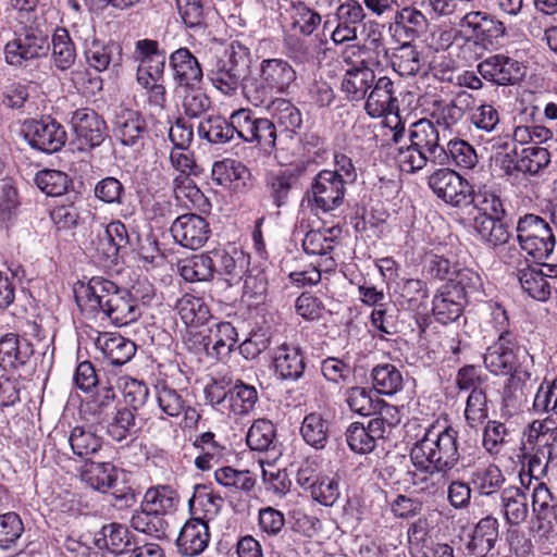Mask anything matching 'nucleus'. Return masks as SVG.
<instances>
[{
    "label": "nucleus",
    "instance_id": "nucleus-1",
    "mask_svg": "<svg viewBox=\"0 0 557 557\" xmlns=\"http://www.w3.org/2000/svg\"><path fill=\"white\" fill-rule=\"evenodd\" d=\"M484 364L493 374H510L504 387L503 401L506 408L518 409L527 400L528 384L537 381L533 357L524 347L517 346L508 332H502L498 339L487 347Z\"/></svg>",
    "mask_w": 557,
    "mask_h": 557
},
{
    "label": "nucleus",
    "instance_id": "nucleus-2",
    "mask_svg": "<svg viewBox=\"0 0 557 557\" xmlns=\"http://www.w3.org/2000/svg\"><path fill=\"white\" fill-rule=\"evenodd\" d=\"M76 304L88 318L103 313L112 323L122 326L140 317L137 300L128 290L101 276H94L87 283L74 288Z\"/></svg>",
    "mask_w": 557,
    "mask_h": 557
},
{
    "label": "nucleus",
    "instance_id": "nucleus-3",
    "mask_svg": "<svg viewBox=\"0 0 557 557\" xmlns=\"http://www.w3.org/2000/svg\"><path fill=\"white\" fill-rule=\"evenodd\" d=\"M408 138L410 144L399 146L395 156L403 172L414 173L429 162L438 165L448 163V153L440 144V133L432 121L421 119L412 123Z\"/></svg>",
    "mask_w": 557,
    "mask_h": 557
},
{
    "label": "nucleus",
    "instance_id": "nucleus-4",
    "mask_svg": "<svg viewBox=\"0 0 557 557\" xmlns=\"http://www.w3.org/2000/svg\"><path fill=\"white\" fill-rule=\"evenodd\" d=\"M458 434L451 425L430 424L411 447V461L451 472L460 460Z\"/></svg>",
    "mask_w": 557,
    "mask_h": 557
},
{
    "label": "nucleus",
    "instance_id": "nucleus-5",
    "mask_svg": "<svg viewBox=\"0 0 557 557\" xmlns=\"http://www.w3.org/2000/svg\"><path fill=\"white\" fill-rule=\"evenodd\" d=\"M297 78L295 69L283 59H265L260 63L259 77L247 81L244 92L255 107H263L272 100L273 92H288Z\"/></svg>",
    "mask_w": 557,
    "mask_h": 557
},
{
    "label": "nucleus",
    "instance_id": "nucleus-6",
    "mask_svg": "<svg viewBox=\"0 0 557 557\" xmlns=\"http://www.w3.org/2000/svg\"><path fill=\"white\" fill-rule=\"evenodd\" d=\"M516 231L520 248L534 261L540 262L550 257L556 246V237L549 223L543 218L532 213L524 214L519 218Z\"/></svg>",
    "mask_w": 557,
    "mask_h": 557
},
{
    "label": "nucleus",
    "instance_id": "nucleus-7",
    "mask_svg": "<svg viewBox=\"0 0 557 557\" xmlns=\"http://www.w3.org/2000/svg\"><path fill=\"white\" fill-rule=\"evenodd\" d=\"M49 51L48 34L33 27L27 28L4 46L5 61L15 67H26L29 62L47 57Z\"/></svg>",
    "mask_w": 557,
    "mask_h": 557
},
{
    "label": "nucleus",
    "instance_id": "nucleus-8",
    "mask_svg": "<svg viewBox=\"0 0 557 557\" xmlns=\"http://www.w3.org/2000/svg\"><path fill=\"white\" fill-rule=\"evenodd\" d=\"M346 185L331 170H321L312 180L308 201L313 210L327 213L343 206Z\"/></svg>",
    "mask_w": 557,
    "mask_h": 557
},
{
    "label": "nucleus",
    "instance_id": "nucleus-9",
    "mask_svg": "<svg viewBox=\"0 0 557 557\" xmlns=\"http://www.w3.org/2000/svg\"><path fill=\"white\" fill-rule=\"evenodd\" d=\"M428 185L435 196L451 207L461 208L470 205L472 186L456 171L442 168L428 178Z\"/></svg>",
    "mask_w": 557,
    "mask_h": 557
},
{
    "label": "nucleus",
    "instance_id": "nucleus-10",
    "mask_svg": "<svg viewBox=\"0 0 557 557\" xmlns=\"http://www.w3.org/2000/svg\"><path fill=\"white\" fill-rule=\"evenodd\" d=\"M22 134L32 148L46 153L59 151L66 141L64 127L49 116L26 120L22 126Z\"/></svg>",
    "mask_w": 557,
    "mask_h": 557
},
{
    "label": "nucleus",
    "instance_id": "nucleus-11",
    "mask_svg": "<svg viewBox=\"0 0 557 557\" xmlns=\"http://www.w3.org/2000/svg\"><path fill=\"white\" fill-rule=\"evenodd\" d=\"M70 124L75 136L74 144L79 151L99 147L107 137L106 122L90 108L73 111Z\"/></svg>",
    "mask_w": 557,
    "mask_h": 557
},
{
    "label": "nucleus",
    "instance_id": "nucleus-12",
    "mask_svg": "<svg viewBox=\"0 0 557 557\" xmlns=\"http://www.w3.org/2000/svg\"><path fill=\"white\" fill-rule=\"evenodd\" d=\"M399 422V418H372L367 425L360 422L351 423L346 430V442L349 448L357 454L371 453L379 440H382L392 426Z\"/></svg>",
    "mask_w": 557,
    "mask_h": 557
},
{
    "label": "nucleus",
    "instance_id": "nucleus-13",
    "mask_svg": "<svg viewBox=\"0 0 557 557\" xmlns=\"http://www.w3.org/2000/svg\"><path fill=\"white\" fill-rule=\"evenodd\" d=\"M234 123L240 139L256 143L265 149L275 146V123L269 119L255 117L250 110L240 109L234 112Z\"/></svg>",
    "mask_w": 557,
    "mask_h": 557
},
{
    "label": "nucleus",
    "instance_id": "nucleus-14",
    "mask_svg": "<svg viewBox=\"0 0 557 557\" xmlns=\"http://www.w3.org/2000/svg\"><path fill=\"white\" fill-rule=\"evenodd\" d=\"M460 27L469 38L484 47L498 45L506 34L503 22L480 11H469L461 16Z\"/></svg>",
    "mask_w": 557,
    "mask_h": 557
},
{
    "label": "nucleus",
    "instance_id": "nucleus-15",
    "mask_svg": "<svg viewBox=\"0 0 557 557\" xmlns=\"http://www.w3.org/2000/svg\"><path fill=\"white\" fill-rule=\"evenodd\" d=\"M480 75L499 86L515 85L523 79V64L505 54L491 55L478 64Z\"/></svg>",
    "mask_w": 557,
    "mask_h": 557
},
{
    "label": "nucleus",
    "instance_id": "nucleus-16",
    "mask_svg": "<svg viewBox=\"0 0 557 557\" xmlns=\"http://www.w3.org/2000/svg\"><path fill=\"white\" fill-rule=\"evenodd\" d=\"M170 231L177 244L193 250L201 248L211 233L206 219L195 213H186L176 218Z\"/></svg>",
    "mask_w": 557,
    "mask_h": 557
},
{
    "label": "nucleus",
    "instance_id": "nucleus-17",
    "mask_svg": "<svg viewBox=\"0 0 557 557\" xmlns=\"http://www.w3.org/2000/svg\"><path fill=\"white\" fill-rule=\"evenodd\" d=\"M364 110L373 119L388 114L398 115L399 101L395 95L394 82L382 76L374 81L369 94H367Z\"/></svg>",
    "mask_w": 557,
    "mask_h": 557
},
{
    "label": "nucleus",
    "instance_id": "nucleus-18",
    "mask_svg": "<svg viewBox=\"0 0 557 557\" xmlns=\"http://www.w3.org/2000/svg\"><path fill=\"white\" fill-rule=\"evenodd\" d=\"M208 399L212 405L227 401L228 408L234 414L245 416L255 409L259 395L253 385L238 380L225 393L215 395L214 392L208 391Z\"/></svg>",
    "mask_w": 557,
    "mask_h": 557
},
{
    "label": "nucleus",
    "instance_id": "nucleus-19",
    "mask_svg": "<svg viewBox=\"0 0 557 557\" xmlns=\"http://www.w3.org/2000/svg\"><path fill=\"white\" fill-rule=\"evenodd\" d=\"M37 364L36 348L24 337L9 333L0 338V367L4 370L18 369L30 362Z\"/></svg>",
    "mask_w": 557,
    "mask_h": 557
},
{
    "label": "nucleus",
    "instance_id": "nucleus-20",
    "mask_svg": "<svg viewBox=\"0 0 557 557\" xmlns=\"http://www.w3.org/2000/svg\"><path fill=\"white\" fill-rule=\"evenodd\" d=\"M512 153L516 159L511 158L510 152H507L502 160L507 173L510 172V169H513L522 173L535 175L550 162V153L545 147L528 146L523 147L520 151L515 147Z\"/></svg>",
    "mask_w": 557,
    "mask_h": 557
},
{
    "label": "nucleus",
    "instance_id": "nucleus-21",
    "mask_svg": "<svg viewBox=\"0 0 557 557\" xmlns=\"http://www.w3.org/2000/svg\"><path fill=\"white\" fill-rule=\"evenodd\" d=\"M414 470L411 471L410 479L414 491L429 497L442 496L445 493L450 471L440 469L436 466L421 465L412 461Z\"/></svg>",
    "mask_w": 557,
    "mask_h": 557
},
{
    "label": "nucleus",
    "instance_id": "nucleus-22",
    "mask_svg": "<svg viewBox=\"0 0 557 557\" xmlns=\"http://www.w3.org/2000/svg\"><path fill=\"white\" fill-rule=\"evenodd\" d=\"M346 403L350 410L361 416L379 414L389 419L398 418L397 409L376 397V393L355 386L347 391Z\"/></svg>",
    "mask_w": 557,
    "mask_h": 557
},
{
    "label": "nucleus",
    "instance_id": "nucleus-23",
    "mask_svg": "<svg viewBox=\"0 0 557 557\" xmlns=\"http://www.w3.org/2000/svg\"><path fill=\"white\" fill-rule=\"evenodd\" d=\"M210 541L209 525L205 519L191 518L182 527L176 545L178 552L188 557L201 554Z\"/></svg>",
    "mask_w": 557,
    "mask_h": 557
},
{
    "label": "nucleus",
    "instance_id": "nucleus-24",
    "mask_svg": "<svg viewBox=\"0 0 557 557\" xmlns=\"http://www.w3.org/2000/svg\"><path fill=\"white\" fill-rule=\"evenodd\" d=\"M85 58L87 63L98 72L110 66L117 67L122 63V47L115 41H101L92 37L85 40Z\"/></svg>",
    "mask_w": 557,
    "mask_h": 557
},
{
    "label": "nucleus",
    "instance_id": "nucleus-25",
    "mask_svg": "<svg viewBox=\"0 0 557 557\" xmlns=\"http://www.w3.org/2000/svg\"><path fill=\"white\" fill-rule=\"evenodd\" d=\"M306 168L302 164L280 170L272 173L267 178V188L273 203L277 207H284L288 203L289 195L297 187L300 176Z\"/></svg>",
    "mask_w": 557,
    "mask_h": 557
},
{
    "label": "nucleus",
    "instance_id": "nucleus-26",
    "mask_svg": "<svg viewBox=\"0 0 557 557\" xmlns=\"http://www.w3.org/2000/svg\"><path fill=\"white\" fill-rule=\"evenodd\" d=\"M96 251L104 261L113 262L122 248L128 244V234L121 221H113L97 232L92 242Z\"/></svg>",
    "mask_w": 557,
    "mask_h": 557
},
{
    "label": "nucleus",
    "instance_id": "nucleus-27",
    "mask_svg": "<svg viewBox=\"0 0 557 557\" xmlns=\"http://www.w3.org/2000/svg\"><path fill=\"white\" fill-rule=\"evenodd\" d=\"M474 102L472 94L465 90L458 91L449 102L438 108L432 117L438 127L445 131L451 129L473 109Z\"/></svg>",
    "mask_w": 557,
    "mask_h": 557
},
{
    "label": "nucleus",
    "instance_id": "nucleus-28",
    "mask_svg": "<svg viewBox=\"0 0 557 557\" xmlns=\"http://www.w3.org/2000/svg\"><path fill=\"white\" fill-rule=\"evenodd\" d=\"M96 347L112 366L127 363L136 352V345L120 334L103 333L95 342Z\"/></svg>",
    "mask_w": 557,
    "mask_h": 557
},
{
    "label": "nucleus",
    "instance_id": "nucleus-29",
    "mask_svg": "<svg viewBox=\"0 0 557 557\" xmlns=\"http://www.w3.org/2000/svg\"><path fill=\"white\" fill-rule=\"evenodd\" d=\"M289 30L302 37H309L320 27L322 15L306 2L290 1L286 9Z\"/></svg>",
    "mask_w": 557,
    "mask_h": 557
},
{
    "label": "nucleus",
    "instance_id": "nucleus-30",
    "mask_svg": "<svg viewBox=\"0 0 557 557\" xmlns=\"http://www.w3.org/2000/svg\"><path fill=\"white\" fill-rule=\"evenodd\" d=\"M394 35L398 40L413 41L426 30L428 20L425 15L414 7H405L395 11Z\"/></svg>",
    "mask_w": 557,
    "mask_h": 557
},
{
    "label": "nucleus",
    "instance_id": "nucleus-31",
    "mask_svg": "<svg viewBox=\"0 0 557 557\" xmlns=\"http://www.w3.org/2000/svg\"><path fill=\"white\" fill-rule=\"evenodd\" d=\"M275 373L282 380L297 381L306 369L305 356L299 347L286 344L277 347L274 355Z\"/></svg>",
    "mask_w": 557,
    "mask_h": 557
},
{
    "label": "nucleus",
    "instance_id": "nucleus-32",
    "mask_svg": "<svg viewBox=\"0 0 557 557\" xmlns=\"http://www.w3.org/2000/svg\"><path fill=\"white\" fill-rule=\"evenodd\" d=\"M170 65L174 72V78L180 85L193 87L200 83L203 73L195 55L187 48H180L170 55Z\"/></svg>",
    "mask_w": 557,
    "mask_h": 557
},
{
    "label": "nucleus",
    "instance_id": "nucleus-33",
    "mask_svg": "<svg viewBox=\"0 0 557 557\" xmlns=\"http://www.w3.org/2000/svg\"><path fill=\"white\" fill-rule=\"evenodd\" d=\"M214 273L233 286L238 284L245 274L246 259L242 251L234 249L228 252L224 249L212 250Z\"/></svg>",
    "mask_w": 557,
    "mask_h": 557
},
{
    "label": "nucleus",
    "instance_id": "nucleus-34",
    "mask_svg": "<svg viewBox=\"0 0 557 557\" xmlns=\"http://www.w3.org/2000/svg\"><path fill=\"white\" fill-rule=\"evenodd\" d=\"M517 276L522 289L539 301L548 300L555 289V286L549 278L545 277L544 271L539 264L518 268Z\"/></svg>",
    "mask_w": 557,
    "mask_h": 557
},
{
    "label": "nucleus",
    "instance_id": "nucleus-35",
    "mask_svg": "<svg viewBox=\"0 0 557 557\" xmlns=\"http://www.w3.org/2000/svg\"><path fill=\"white\" fill-rule=\"evenodd\" d=\"M500 507L505 521L509 525H519L529 517L525 492L518 486H508L500 491Z\"/></svg>",
    "mask_w": 557,
    "mask_h": 557
},
{
    "label": "nucleus",
    "instance_id": "nucleus-36",
    "mask_svg": "<svg viewBox=\"0 0 557 557\" xmlns=\"http://www.w3.org/2000/svg\"><path fill=\"white\" fill-rule=\"evenodd\" d=\"M143 429V421L136 413L127 408L119 409L108 422L107 434L115 442H132L137 438Z\"/></svg>",
    "mask_w": 557,
    "mask_h": 557
},
{
    "label": "nucleus",
    "instance_id": "nucleus-37",
    "mask_svg": "<svg viewBox=\"0 0 557 557\" xmlns=\"http://www.w3.org/2000/svg\"><path fill=\"white\" fill-rule=\"evenodd\" d=\"M246 442L252 450L271 453L274 457L281 455L276 429L270 420H256L248 430Z\"/></svg>",
    "mask_w": 557,
    "mask_h": 557
},
{
    "label": "nucleus",
    "instance_id": "nucleus-38",
    "mask_svg": "<svg viewBox=\"0 0 557 557\" xmlns=\"http://www.w3.org/2000/svg\"><path fill=\"white\" fill-rule=\"evenodd\" d=\"M466 300L454 289L443 285L432 301V311L435 319L442 324L456 321L462 313Z\"/></svg>",
    "mask_w": 557,
    "mask_h": 557
},
{
    "label": "nucleus",
    "instance_id": "nucleus-39",
    "mask_svg": "<svg viewBox=\"0 0 557 557\" xmlns=\"http://www.w3.org/2000/svg\"><path fill=\"white\" fill-rule=\"evenodd\" d=\"M119 478V469L110 462H86L81 471L82 481L90 488L106 493Z\"/></svg>",
    "mask_w": 557,
    "mask_h": 557
},
{
    "label": "nucleus",
    "instance_id": "nucleus-40",
    "mask_svg": "<svg viewBox=\"0 0 557 557\" xmlns=\"http://www.w3.org/2000/svg\"><path fill=\"white\" fill-rule=\"evenodd\" d=\"M375 81L374 72L367 66L348 69L342 81V90L350 101H361Z\"/></svg>",
    "mask_w": 557,
    "mask_h": 557
},
{
    "label": "nucleus",
    "instance_id": "nucleus-41",
    "mask_svg": "<svg viewBox=\"0 0 557 557\" xmlns=\"http://www.w3.org/2000/svg\"><path fill=\"white\" fill-rule=\"evenodd\" d=\"M505 481L502 470L494 463L479 466L470 474V484L480 496H492L497 493Z\"/></svg>",
    "mask_w": 557,
    "mask_h": 557
},
{
    "label": "nucleus",
    "instance_id": "nucleus-42",
    "mask_svg": "<svg viewBox=\"0 0 557 557\" xmlns=\"http://www.w3.org/2000/svg\"><path fill=\"white\" fill-rule=\"evenodd\" d=\"M96 544L100 548H107L115 555L129 552L133 545V534L127 527L120 523H109L101 528Z\"/></svg>",
    "mask_w": 557,
    "mask_h": 557
},
{
    "label": "nucleus",
    "instance_id": "nucleus-43",
    "mask_svg": "<svg viewBox=\"0 0 557 557\" xmlns=\"http://www.w3.org/2000/svg\"><path fill=\"white\" fill-rule=\"evenodd\" d=\"M209 357L223 359L228 356L237 342V332L231 322H218L207 329Z\"/></svg>",
    "mask_w": 557,
    "mask_h": 557
},
{
    "label": "nucleus",
    "instance_id": "nucleus-44",
    "mask_svg": "<svg viewBox=\"0 0 557 557\" xmlns=\"http://www.w3.org/2000/svg\"><path fill=\"white\" fill-rule=\"evenodd\" d=\"M197 132L201 139H206L210 144L228 143L236 134L234 112L228 121L219 115L208 116L199 123Z\"/></svg>",
    "mask_w": 557,
    "mask_h": 557
},
{
    "label": "nucleus",
    "instance_id": "nucleus-45",
    "mask_svg": "<svg viewBox=\"0 0 557 557\" xmlns=\"http://www.w3.org/2000/svg\"><path fill=\"white\" fill-rule=\"evenodd\" d=\"M180 502L177 493L169 485L149 487L143 498L141 508H147L163 517L176 510Z\"/></svg>",
    "mask_w": 557,
    "mask_h": 557
},
{
    "label": "nucleus",
    "instance_id": "nucleus-46",
    "mask_svg": "<svg viewBox=\"0 0 557 557\" xmlns=\"http://www.w3.org/2000/svg\"><path fill=\"white\" fill-rule=\"evenodd\" d=\"M244 74L236 71L232 65H226L219 57L212 62L208 70V78L212 85L225 95H233L244 78Z\"/></svg>",
    "mask_w": 557,
    "mask_h": 557
},
{
    "label": "nucleus",
    "instance_id": "nucleus-47",
    "mask_svg": "<svg viewBox=\"0 0 557 557\" xmlns=\"http://www.w3.org/2000/svg\"><path fill=\"white\" fill-rule=\"evenodd\" d=\"M222 497L214 494L209 486L203 484L195 485L194 494L188 500L189 509L194 515L202 513L200 519L207 522L213 519L221 510Z\"/></svg>",
    "mask_w": 557,
    "mask_h": 557
},
{
    "label": "nucleus",
    "instance_id": "nucleus-48",
    "mask_svg": "<svg viewBox=\"0 0 557 557\" xmlns=\"http://www.w3.org/2000/svg\"><path fill=\"white\" fill-rule=\"evenodd\" d=\"M371 379L375 393L394 395L403 389L404 376L401 371L392 363H381L371 371Z\"/></svg>",
    "mask_w": 557,
    "mask_h": 557
},
{
    "label": "nucleus",
    "instance_id": "nucleus-49",
    "mask_svg": "<svg viewBox=\"0 0 557 557\" xmlns=\"http://www.w3.org/2000/svg\"><path fill=\"white\" fill-rule=\"evenodd\" d=\"M175 309L186 326H201L210 318V310L200 297L186 294L177 300Z\"/></svg>",
    "mask_w": 557,
    "mask_h": 557
},
{
    "label": "nucleus",
    "instance_id": "nucleus-50",
    "mask_svg": "<svg viewBox=\"0 0 557 557\" xmlns=\"http://www.w3.org/2000/svg\"><path fill=\"white\" fill-rule=\"evenodd\" d=\"M300 434L304 441L315 449H323L329 441L330 422L319 412L305 416Z\"/></svg>",
    "mask_w": 557,
    "mask_h": 557
},
{
    "label": "nucleus",
    "instance_id": "nucleus-51",
    "mask_svg": "<svg viewBox=\"0 0 557 557\" xmlns=\"http://www.w3.org/2000/svg\"><path fill=\"white\" fill-rule=\"evenodd\" d=\"M52 61L60 71L69 70L76 60L75 45L67 29L57 28L50 41Z\"/></svg>",
    "mask_w": 557,
    "mask_h": 557
},
{
    "label": "nucleus",
    "instance_id": "nucleus-52",
    "mask_svg": "<svg viewBox=\"0 0 557 557\" xmlns=\"http://www.w3.org/2000/svg\"><path fill=\"white\" fill-rule=\"evenodd\" d=\"M473 227L480 239L491 247L504 245L510 237L502 219L476 215L473 221Z\"/></svg>",
    "mask_w": 557,
    "mask_h": 557
},
{
    "label": "nucleus",
    "instance_id": "nucleus-53",
    "mask_svg": "<svg viewBox=\"0 0 557 557\" xmlns=\"http://www.w3.org/2000/svg\"><path fill=\"white\" fill-rule=\"evenodd\" d=\"M275 123L285 131L296 133L302 125L300 110L287 99L277 98L265 104Z\"/></svg>",
    "mask_w": 557,
    "mask_h": 557
},
{
    "label": "nucleus",
    "instance_id": "nucleus-54",
    "mask_svg": "<svg viewBox=\"0 0 557 557\" xmlns=\"http://www.w3.org/2000/svg\"><path fill=\"white\" fill-rule=\"evenodd\" d=\"M176 7L183 23L189 28L206 27L213 13L209 2L203 0H176Z\"/></svg>",
    "mask_w": 557,
    "mask_h": 557
},
{
    "label": "nucleus",
    "instance_id": "nucleus-55",
    "mask_svg": "<svg viewBox=\"0 0 557 557\" xmlns=\"http://www.w3.org/2000/svg\"><path fill=\"white\" fill-rule=\"evenodd\" d=\"M470 199V203L480 212L478 215L503 219L506 213L500 197L487 186L478 190L471 188Z\"/></svg>",
    "mask_w": 557,
    "mask_h": 557
},
{
    "label": "nucleus",
    "instance_id": "nucleus-56",
    "mask_svg": "<svg viewBox=\"0 0 557 557\" xmlns=\"http://www.w3.org/2000/svg\"><path fill=\"white\" fill-rule=\"evenodd\" d=\"M182 277L188 282L209 281L214 275L212 251L186 260L180 268Z\"/></svg>",
    "mask_w": 557,
    "mask_h": 557
},
{
    "label": "nucleus",
    "instance_id": "nucleus-57",
    "mask_svg": "<svg viewBox=\"0 0 557 557\" xmlns=\"http://www.w3.org/2000/svg\"><path fill=\"white\" fill-rule=\"evenodd\" d=\"M184 391L170 386L166 382L156 385V399L160 410L168 417H178L185 409Z\"/></svg>",
    "mask_w": 557,
    "mask_h": 557
},
{
    "label": "nucleus",
    "instance_id": "nucleus-58",
    "mask_svg": "<svg viewBox=\"0 0 557 557\" xmlns=\"http://www.w3.org/2000/svg\"><path fill=\"white\" fill-rule=\"evenodd\" d=\"M69 443L73 454L81 458H88L96 454L102 446L101 437L90 429L83 426H75L71 431Z\"/></svg>",
    "mask_w": 557,
    "mask_h": 557
},
{
    "label": "nucleus",
    "instance_id": "nucleus-59",
    "mask_svg": "<svg viewBox=\"0 0 557 557\" xmlns=\"http://www.w3.org/2000/svg\"><path fill=\"white\" fill-rule=\"evenodd\" d=\"M131 525L134 530L150 536L161 537L165 535L168 522L147 508L134 511L131 518Z\"/></svg>",
    "mask_w": 557,
    "mask_h": 557
},
{
    "label": "nucleus",
    "instance_id": "nucleus-60",
    "mask_svg": "<svg viewBox=\"0 0 557 557\" xmlns=\"http://www.w3.org/2000/svg\"><path fill=\"white\" fill-rule=\"evenodd\" d=\"M411 41H404L393 55V69L400 76H413L421 69L419 52L410 45Z\"/></svg>",
    "mask_w": 557,
    "mask_h": 557
},
{
    "label": "nucleus",
    "instance_id": "nucleus-61",
    "mask_svg": "<svg viewBox=\"0 0 557 557\" xmlns=\"http://www.w3.org/2000/svg\"><path fill=\"white\" fill-rule=\"evenodd\" d=\"M445 285L449 289L456 290V293L468 302L470 296L480 292L482 278L473 270L465 268L457 270L454 277L448 278Z\"/></svg>",
    "mask_w": 557,
    "mask_h": 557
},
{
    "label": "nucleus",
    "instance_id": "nucleus-62",
    "mask_svg": "<svg viewBox=\"0 0 557 557\" xmlns=\"http://www.w3.org/2000/svg\"><path fill=\"white\" fill-rule=\"evenodd\" d=\"M35 183L46 195L58 197L67 190L70 180L64 172L57 170H42L36 174Z\"/></svg>",
    "mask_w": 557,
    "mask_h": 557
},
{
    "label": "nucleus",
    "instance_id": "nucleus-63",
    "mask_svg": "<svg viewBox=\"0 0 557 557\" xmlns=\"http://www.w3.org/2000/svg\"><path fill=\"white\" fill-rule=\"evenodd\" d=\"M557 504L555 497L545 483H536L532 491V512L534 518L539 521L548 520Z\"/></svg>",
    "mask_w": 557,
    "mask_h": 557
},
{
    "label": "nucleus",
    "instance_id": "nucleus-64",
    "mask_svg": "<svg viewBox=\"0 0 557 557\" xmlns=\"http://www.w3.org/2000/svg\"><path fill=\"white\" fill-rule=\"evenodd\" d=\"M557 409V377L554 380H544L534 396L533 410L536 413L553 412L550 416L556 418Z\"/></svg>",
    "mask_w": 557,
    "mask_h": 557
}]
</instances>
